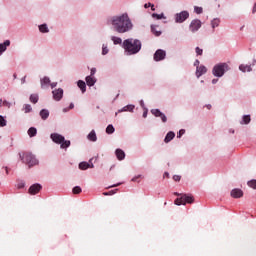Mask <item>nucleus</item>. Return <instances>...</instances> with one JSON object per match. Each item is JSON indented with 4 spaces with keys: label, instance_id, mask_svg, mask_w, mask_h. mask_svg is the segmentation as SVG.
Wrapping results in <instances>:
<instances>
[{
    "label": "nucleus",
    "instance_id": "nucleus-10",
    "mask_svg": "<svg viewBox=\"0 0 256 256\" xmlns=\"http://www.w3.org/2000/svg\"><path fill=\"white\" fill-rule=\"evenodd\" d=\"M167 53L164 50L158 49L154 54V61H163Z\"/></svg>",
    "mask_w": 256,
    "mask_h": 256
},
{
    "label": "nucleus",
    "instance_id": "nucleus-24",
    "mask_svg": "<svg viewBox=\"0 0 256 256\" xmlns=\"http://www.w3.org/2000/svg\"><path fill=\"white\" fill-rule=\"evenodd\" d=\"M40 117L41 119H43L45 121V119H48L49 118V110L47 109H42L40 111Z\"/></svg>",
    "mask_w": 256,
    "mask_h": 256
},
{
    "label": "nucleus",
    "instance_id": "nucleus-34",
    "mask_svg": "<svg viewBox=\"0 0 256 256\" xmlns=\"http://www.w3.org/2000/svg\"><path fill=\"white\" fill-rule=\"evenodd\" d=\"M7 126V120L3 116L0 115V127H6Z\"/></svg>",
    "mask_w": 256,
    "mask_h": 256
},
{
    "label": "nucleus",
    "instance_id": "nucleus-43",
    "mask_svg": "<svg viewBox=\"0 0 256 256\" xmlns=\"http://www.w3.org/2000/svg\"><path fill=\"white\" fill-rule=\"evenodd\" d=\"M183 135H185V129H181L179 131V133L177 134L178 139H181V137H183Z\"/></svg>",
    "mask_w": 256,
    "mask_h": 256
},
{
    "label": "nucleus",
    "instance_id": "nucleus-29",
    "mask_svg": "<svg viewBox=\"0 0 256 256\" xmlns=\"http://www.w3.org/2000/svg\"><path fill=\"white\" fill-rule=\"evenodd\" d=\"M28 135H29V137H35V135H37V128H35V127L29 128Z\"/></svg>",
    "mask_w": 256,
    "mask_h": 256
},
{
    "label": "nucleus",
    "instance_id": "nucleus-46",
    "mask_svg": "<svg viewBox=\"0 0 256 256\" xmlns=\"http://www.w3.org/2000/svg\"><path fill=\"white\" fill-rule=\"evenodd\" d=\"M173 179H174V181H181V176H179V175H174V176H173Z\"/></svg>",
    "mask_w": 256,
    "mask_h": 256
},
{
    "label": "nucleus",
    "instance_id": "nucleus-26",
    "mask_svg": "<svg viewBox=\"0 0 256 256\" xmlns=\"http://www.w3.org/2000/svg\"><path fill=\"white\" fill-rule=\"evenodd\" d=\"M241 125H249L251 123V116L250 115H244L242 118V121L240 122Z\"/></svg>",
    "mask_w": 256,
    "mask_h": 256
},
{
    "label": "nucleus",
    "instance_id": "nucleus-39",
    "mask_svg": "<svg viewBox=\"0 0 256 256\" xmlns=\"http://www.w3.org/2000/svg\"><path fill=\"white\" fill-rule=\"evenodd\" d=\"M72 191L74 195H79V193H81V187L75 186Z\"/></svg>",
    "mask_w": 256,
    "mask_h": 256
},
{
    "label": "nucleus",
    "instance_id": "nucleus-31",
    "mask_svg": "<svg viewBox=\"0 0 256 256\" xmlns=\"http://www.w3.org/2000/svg\"><path fill=\"white\" fill-rule=\"evenodd\" d=\"M151 31L152 33L156 36L159 37L161 35V31L157 30V26H151Z\"/></svg>",
    "mask_w": 256,
    "mask_h": 256
},
{
    "label": "nucleus",
    "instance_id": "nucleus-36",
    "mask_svg": "<svg viewBox=\"0 0 256 256\" xmlns=\"http://www.w3.org/2000/svg\"><path fill=\"white\" fill-rule=\"evenodd\" d=\"M219 23H220L219 19L212 20L211 25L213 29H215V27H219Z\"/></svg>",
    "mask_w": 256,
    "mask_h": 256
},
{
    "label": "nucleus",
    "instance_id": "nucleus-4",
    "mask_svg": "<svg viewBox=\"0 0 256 256\" xmlns=\"http://www.w3.org/2000/svg\"><path fill=\"white\" fill-rule=\"evenodd\" d=\"M227 71H229V64L219 63L213 67L212 73L214 77H223Z\"/></svg>",
    "mask_w": 256,
    "mask_h": 256
},
{
    "label": "nucleus",
    "instance_id": "nucleus-7",
    "mask_svg": "<svg viewBox=\"0 0 256 256\" xmlns=\"http://www.w3.org/2000/svg\"><path fill=\"white\" fill-rule=\"evenodd\" d=\"M187 19H189L188 11H182L175 15V23H185V21H187Z\"/></svg>",
    "mask_w": 256,
    "mask_h": 256
},
{
    "label": "nucleus",
    "instance_id": "nucleus-25",
    "mask_svg": "<svg viewBox=\"0 0 256 256\" xmlns=\"http://www.w3.org/2000/svg\"><path fill=\"white\" fill-rule=\"evenodd\" d=\"M78 87L79 89H81L82 93H85V91H87V84H85V81L79 80Z\"/></svg>",
    "mask_w": 256,
    "mask_h": 256
},
{
    "label": "nucleus",
    "instance_id": "nucleus-60",
    "mask_svg": "<svg viewBox=\"0 0 256 256\" xmlns=\"http://www.w3.org/2000/svg\"><path fill=\"white\" fill-rule=\"evenodd\" d=\"M166 177H169V173H167V172H165V174H164Z\"/></svg>",
    "mask_w": 256,
    "mask_h": 256
},
{
    "label": "nucleus",
    "instance_id": "nucleus-9",
    "mask_svg": "<svg viewBox=\"0 0 256 256\" xmlns=\"http://www.w3.org/2000/svg\"><path fill=\"white\" fill-rule=\"evenodd\" d=\"M151 113L155 117H160L162 123H167V116H165V114L163 112H161V110H159V109H152Z\"/></svg>",
    "mask_w": 256,
    "mask_h": 256
},
{
    "label": "nucleus",
    "instance_id": "nucleus-42",
    "mask_svg": "<svg viewBox=\"0 0 256 256\" xmlns=\"http://www.w3.org/2000/svg\"><path fill=\"white\" fill-rule=\"evenodd\" d=\"M18 189H23L25 187V181L21 180L17 183Z\"/></svg>",
    "mask_w": 256,
    "mask_h": 256
},
{
    "label": "nucleus",
    "instance_id": "nucleus-1",
    "mask_svg": "<svg viewBox=\"0 0 256 256\" xmlns=\"http://www.w3.org/2000/svg\"><path fill=\"white\" fill-rule=\"evenodd\" d=\"M108 25L112 26L116 33H128L133 29V22L127 13L118 16H112L108 19Z\"/></svg>",
    "mask_w": 256,
    "mask_h": 256
},
{
    "label": "nucleus",
    "instance_id": "nucleus-23",
    "mask_svg": "<svg viewBox=\"0 0 256 256\" xmlns=\"http://www.w3.org/2000/svg\"><path fill=\"white\" fill-rule=\"evenodd\" d=\"M175 139V133L174 132H168L164 141L165 143H169V141H173Z\"/></svg>",
    "mask_w": 256,
    "mask_h": 256
},
{
    "label": "nucleus",
    "instance_id": "nucleus-32",
    "mask_svg": "<svg viewBox=\"0 0 256 256\" xmlns=\"http://www.w3.org/2000/svg\"><path fill=\"white\" fill-rule=\"evenodd\" d=\"M106 133L108 135H111V134L115 133V127H113V125H111V124L108 125L107 128H106Z\"/></svg>",
    "mask_w": 256,
    "mask_h": 256
},
{
    "label": "nucleus",
    "instance_id": "nucleus-5",
    "mask_svg": "<svg viewBox=\"0 0 256 256\" xmlns=\"http://www.w3.org/2000/svg\"><path fill=\"white\" fill-rule=\"evenodd\" d=\"M19 155H20L21 161H23V163H26V165H28L29 167H34V165L39 164V160H37L35 156L29 152L19 154Z\"/></svg>",
    "mask_w": 256,
    "mask_h": 256
},
{
    "label": "nucleus",
    "instance_id": "nucleus-38",
    "mask_svg": "<svg viewBox=\"0 0 256 256\" xmlns=\"http://www.w3.org/2000/svg\"><path fill=\"white\" fill-rule=\"evenodd\" d=\"M248 187H251L252 189H256V180L248 181Z\"/></svg>",
    "mask_w": 256,
    "mask_h": 256
},
{
    "label": "nucleus",
    "instance_id": "nucleus-30",
    "mask_svg": "<svg viewBox=\"0 0 256 256\" xmlns=\"http://www.w3.org/2000/svg\"><path fill=\"white\" fill-rule=\"evenodd\" d=\"M39 31L41 33H49V28L46 26V24H42L39 26Z\"/></svg>",
    "mask_w": 256,
    "mask_h": 256
},
{
    "label": "nucleus",
    "instance_id": "nucleus-37",
    "mask_svg": "<svg viewBox=\"0 0 256 256\" xmlns=\"http://www.w3.org/2000/svg\"><path fill=\"white\" fill-rule=\"evenodd\" d=\"M152 17L154 18V19H165V15L164 14H152Z\"/></svg>",
    "mask_w": 256,
    "mask_h": 256
},
{
    "label": "nucleus",
    "instance_id": "nucleus-20",
    "mask_svg": "<svg viewBox=\"0 0 256 256\" xmlns=\"http://www.w3.org/2000/svg\"><path fill=\"white\" fill-rule=\"evenodd\" d=\"M86 83L89 87H93V85H95V83H97V80L93 76H87Z\"/></svg>",
    "mask_w": 256,
    "mask_h": 256
},
{
    "label": "nucleus",
    "instance_id": "nucleus-15",
    "mask_svg": "<svg viewBox=\"0 0 256 256\" xmlns=\"http://www.w3.org/2000/svg\"><path fill=\"white\" fill-rule=\"evenodd\" d=\"M231 197H233L234 199H239L241 197H243V190L241 189H233L231 191Z\"/></svg>",
    "mask_w": 256,
    "mask_h": 256
},
{
    "label": "nucleus",
    "instance_id": "nucleus-48",
    "mask_svg": "<svg viewBox=\"0 0 256 256\" xmlns=\"http://www.w3.org/2000/svg\"><path fill=\"white\" fill-rule=\"evenodd\" d=\"M97 72V70L95 68H92L91 69V75L90 77H93V75H95V73Z\"/></svg>",
    "mask_w": 256,
    "mask_h": 256
},
{
    "label": "nucleus",
    "instance_id": "nucleus-64",
    "mask_svg": "<svg viewBox=\"0 0 256 256\" xmlns=\"http://www.w3.org/2000/svg\"><path fill=\"white\" fill-rule=\"evenodd\" d=\"M6 173H9V169L8 168H6Z\"/></svg>",
    "mask_w": 256,
    "mask_h": 256
},
{
    "label": "nucleus",
    "instance_id": "nucleus-50",
    "mask_svg": "<svg viewBox=\"0 0 256 256\" xmlns=\"http://www.w3.org/2000/svg\"><path fill=\"white\" fill-rule=\"evenodd\" d=\"M140 106L142 107V109H145V102H143V100L140 101Z\"/></svg>",
    "mask_w": 256,
    "mask_h": 256
},
{
    "label": "nucleus",
    "instance_id": "nucleus-62",
    "mask_svg": "<svg viewBox=\"0 0 256 256\" xmlns=\"http://www.w3.org/2000/svg\"><path fill=\"white\" fill-rule=\"evenodd\" d=\"M255 63H256V60H253V63H252V65H255Z\"/></svg>",
    "mask_w": 256,
    "mask_h": 256
},
{
    "label": "nucleus",
    "instance_id": "nucleus-14",
    "mask_svg": "<svg viewBox=\"0 0 256 256\" xmlns=\"http://www.w3.org/2000/svg\"><path fill=\"white\" fill-rule=\"evenodd\" d=\"M92 161V159L90 160V162ZM88 163V162H81L79 164V169H81L82 171H86V169H93V167H95L93 165V163Z\"/></svg>",
    "mask_w": 256,
    "mask_h": 256
},
{
    "label": "nucleus",
    "instance_id": "nucleus-56",
    "mask_svg": "<svg viewBox=\"0 0 256 256\" xmlns=\"http://www.w3.org/2000/svg\"><path fill=\"white\" fill-rule=\"evenodd\" d=\"M217 81H219V79H213L212 80L213 85H215V83H217Z\"/></svg>",
    "mask_w": 256,
    "mask_h": 256
},
{
    "label": "nucleus",
    "instance_id": "nucleus-59",
    "mask_svg": "<svg viewBox=\"0 0 256 256\" xmlns=\"http://www.w3.org/2000/svg\"><path fill=\"white\" fill-rule=\"evenodd\" d=\"M143 117H147V110L143 113Z\"/></svg>",
    "mask_w": 256,
    "mask_h": 256
},
{
    "label": "nucleus",
    "instance_id": "nucleus-51",
    "mask_svg": "<svg viewBox=\"0 0 256 256\" xmlns=\"http://www.w3.org/2000/svg\"><path fill=\"white\" fill-rule=\"evenodd\" d=\"M140 177H141V175H138V176H136V177H134V178H132V181H137L138 179H140Z\"/></svg>",
    "mask_w": 256,
    "mask_h": 256
},
{
    "label": "nucleus",
    "instance_id": "nucleus-21",
    "mask_svg": "<svg viewBox=\"0 0 256 256\" xmlns=\"http://www.w3.org/2000/svg\"><path fill=\"white\" fill-rule=\"evenodd\" d=\"M239 69H240V71H242V73H247V72L249 73V72L253 71V69L251 68V65L242 64L239 66Z\"/></svg>",
    "mask_w": 256,
    "mask_h": 256
},
{
    "label": "nucleus",
    "instance_id": "nucleus-53",
    "mask_svg": "<svg viewBox=\"0 0 256 256\" xmlns=\"http://www.w3.org/2000/svg\"><path fill=\"white\" fill-rule=\"evenodd\" d=\"M252 13H256V2L254 4V6H253Z\"/></svg>",
    "mask_w": 256,
    "mask_h": 256
},
{
    "label": "nucleus",
    "instance_id": "nucleus-47",
    "mask_svg": "<svg viewBox=\"0 0 256 256\" xmlns=\"http://www.w3.org/2000/svg\"><path fill=\"white\" fill-rule=\"evenodd\" d=\"M50 87L51 89H55V87H57V82H53V83L50 82Z\"/></svg>",
    "mask_w": 256,
    "mask_h": 256
},
{
    "label": "nucleus",
    "instance_id": "nucleus-8",
    "mask_svg": "<svg viewBox=\"0 0 256 256\" xmlns=\"http://www.w3.org/2000/svg\"><path fill=\"white\" fill-rule=\"evenodd\" d=\"M189 29L192 33H197L201 29V20L194 19L191 21Z\"/></svg>",
    "mask_w": 256,
    "mask_h": 256
},
{
    "label": "nucleus",
    "instance_id": "nucleus-27",
    "mask_svg": "<svg viewBox=\"0 0 256 256\" xmlns=\"http://www.w3.org/2000/svg\"><path fill=\"white\" fill-rule=\"evenodd\" d=\"M0 107H7V109H10L11 103L7 100L0 99Z\"/></svg>",
    "mask_w": 256,
    "mask_h": 256
},
{
    "label": "nucleus",
    "instance_id": "nucleus-28",
    "mask_svg": "<svg viewBox=\"0 0 256 256\" xmlns=\"http://www.w3.org/2000/svg\"><path fill=\"white\" fill-rule=\"evenodd\" d=\"M111 40L113 41L114 45H121L123 40L120 37L112 36Z\"/></svg>",
    "mask_w": 256,
    "mask_h": 256
},
{
    "label": "nucleus",
    "instance_id": "nucleus-44",
    "mask_svg": "<svg viewBox=\"0 0 256 256\" xmlns=\"http://www.w3.org/2000/svg\"><path fill=\"white\" fill-rule=\"evenodd\" d=\"M115 193H117V189L116 190H111L109 192H104L103 195L107 196V195H115Z\"/></svg>",
    "mask_w": 256,
    "mask_h": 256
},
{
    "label": "nucleus",
    "instance_id": "nucleus-58",
    "mask_svg": "<svg viewBox=\"0 0 256 256\" xmlns=\"http://www.w3.org/2000/svg\"><path fill=\"white\" fill-rule=\"evenodd\" d=\"M150 7H151V10H152V11H155V5L151 4Z\"/></svg>",
    "mask_w": 256,
    "mask_h": 256
},
{
    "label": "nucleus",
    "instance_id": "nucleus-45",
    "mask_svg": "<svg viewBox=\"0 0 256 256\" xmlns=\"http://www.w3.org/2000/svg\"><path fill=\"white\" fill-rule=\"evenodd\" d=\"M196 54L197 55H203V49L196 47Z\"/></svg>",
    "mask_w": 256,
    "mask_h": 256
},
{
    "label": "nucleus",
    "instance_id": "nucleus-61",
    "mask_svg": "<svg viewBox=\"0 0 256 256\" xmlns=\"http://www.w3.org/2000/svg\"><path fill=\"white\" fill-rule=\"evenodd\" d=\"M207 109H211V105H207Z\"/></svg>",
    "mask_w": 256,
    "mask_h": 256
},
{
    "label": "nucleus",
    "instance_id": "nucleus-54",
    "mask_svg": "<svg viewBox=\"0 0 256 256\" xmlns=\"http://www.w3.org/2000/svg\"><path fill=\"white\" fill-rule=\"evenodd\" d=\"M74 107H75V105L73 104V103H71L70 105H69V107H68V109H74Z\"/></svg>",
    "mask_w": 256,
    "mask_h": 256
},
{
    "label": "nucleus",
    "instance_id": "nucleus-57",
    "mask_svg": "<svg viewBox=\"0 0 256 256\" xmlns=\"http://www.w3.org/2000/svg\"><path fill=\"white\" fill-rule=\"evenodd\" d=\"M119 185H121V183L114 184V185H112V186H110V187H119Z\"/></svg>",
    "mask_w": 256,
    "mask_h": 256
},
{
    "label": "nucleus",
    "instance_id": "nucleus-33",
    "mask_svg": "<svg viewBox=\"0 0 256 256\" xmlns=\"http://www.w3.org/2000/svg\"><path fill=\"white\" fill-rule=\"evenodd\" d=\"M30 101H31V103H37V101H39V95H37V94H32V95L30 96Z\"/></svg>",
    "mask_w": 256,
    "mask_h": 256
},
{
    "label": "nucleus",
    "instance_id": "nucleus-2",
    "mask_svg": "<svg viewBox=\"0 0 256 256\" xmlns=\"http://www.w3.org/2000/svg\"><path fill=\"white\" fill-rule=\"evenodd\" d=\"M123 47L127 55H136L141 51V41L138 39L129 38L124 40Z\"/></svg>",
    "mask_w": 256,
    "mask_h": 256
},
{
    "label": "nucleus",
    "instance_id": "nucleus-18",
    "mask_svg": "<svg viewBox=\"0 0 256 256\" xmlns=\"http://www.w3.org/2000/svg\"><path fill=\"white\" fill-rule=\"evenodd\" d=\"M135 109V105L129 104L127 106H124L122 109L118 110V113H123L126 111H129L130 113H133V110Z\"/></svg>",
    "mask_w": 256,
    "mask_h": 256
},
{
    "label": "nucleus",
    "instance_id": "nucleus-3",
    "mask_svg": "<svg viewBox=\"0 0 256 256\" xmlns=\"http://www.w3.org/2000/svg\"><path fill=\"white\" fill-rule=\"evenodd\" d=\"M50 139L54 143H57V145H60L61 149H67L68 147H71V141L65 140V137L58 133H52L50 135Z\"/></svg>",
    "mask_w": 256,
    "mask_h": 256
},
{
    "label": "nucleus",
    "instance_id": "nucleus-40",
    "mask_svg": "<svg viewBox=\"0 0 256 256\" xmlns=\"http://www.w3.org/2000/svg\"><path fill=\"white\" fill-rule=\"evenodd\" d=\"M194 11H195V13H197V15H201V13H203V8H201L199 6H195Z\"/></svg>",
    "mask_w": 256,
    "mask_h": 256
},
{
    "label": "nucleus",
    "instance_id": "nucleus-17",
    "mask_svg": "<svg viewBox=\"0 0 256 256\" xmlns=\"http://www.w3.org/2000/svg\"><path fill=\"white\" fill-rule=\"evenodd\" d=\"M9 45H11V41L9 40H5L4 43L0 44V56L7 51V47H9Z\"/></svg>",
    "mask_w": 256,
    "mask_h": 256
},
{
    "label": "nucleus",
    "instance_id": "nucleus-13",
    "mask_svg": "<svg viewBox=\"0 0 256 256\" xmlns=\"http://www.w3.org/2000/svg\"><path fill=\"white\" fill-rule=\"evenodd\" d=\"M207 73V67L204 65L197 66L196 68V77L199 79L202 75H205Z\"/></svg>",
    "mask_w": 256,
    "mask_h": 256
},
{
    "label": "nucleus",
    "instance_id": "nucleus-19",
    "mask_svg": "<svg viewBox=\"0 0 256 256\" xmlns=\"http://www.w3.org/2000/svg\"><path fill=\"white\" fill-rule=\"evenodd\" d=\"M115 153H116V157L119 161H123V159H125V152L123 150L116 149Z\"/></svg>",
    "mask_w": 256,
    "mask_h": 256
},
{
    "label": "nucleus",
    "instance_id": "nucleus-12",
    "mask_svg": "<svg viewBox=\"0 0 256 256\" xmlns=\"http://www.w3.org/2000/svg\"><path fill=\"white\" fill-rule=\"evenodd\" d=\"M41 189H43L41 184H33L32 186H30L28 191H29L30 195H37V193H39V191H41Z\"/></svg>",
    "mask_w": 256,
    "mask_h": 256
},
{
    "label": "nucleus",
    "instance_id": "nucleus-55",
    "mask_svg": "<svg viewBox=\"0 0 256 256\" xmlns=\"http://www.w3.org/2000/svg\"><path fill=\"white\" fill-rule=\"evenodd\" d=\"M68 111H71L69 108H64L63 113H67Z\"/></svg>",
    "mask_w": 256,
    "mask_h": 256
},
{
    "label": "nucleus",
    "instance_id": "nucleus-49",
    "mask_svg": "<svg viewBox=\"0 0 256 256\" xmlns=\"http://www.w3.org/2000/svg\"><path fill=\"white\" fill-rule=\"evenodd\" d=\"M199 63H200L199 60H195V62H194V67H196V69H197V67H200V66H199Z\"/></svg>",
    "mask_w": 256,
    "mask_h": 256
},
{
    "label": "nucleus",
    "instance_id": "nucleus-41",
    "mask_svg": "<svg viewBox=\"0 0 256 256\" xmlns=\"http://www.w3.org/2000/svg\"><path fill=\"white\" fill-rule=\"evenodd\" d=\"M109 53V48L105 44L102 45V55H107Z\"/></svg>",
    "mask_w": 256,
    "mask_h": 256
},
{
    "label": "nucleus",
    "instance_id": "nucleus-16",
    "mask_svg": "<svg viewBox=\"0 0 256 256\" xmlns=\"http://www.w3.org/2000/svg\"><path fill=\"white\" fill-rule=\"evenodd\" d=\"M42 89H47L49 85H51V79L49 77L45 76L43 79L40 80Z\"/></svg>",
    "mask_w": 256,
    "mask_h": 256
},
{
    "label": "nucleus",
    "instance_id": "nucleus-11",
    "mask_svg": "<svg viewBox=\"0 0 256 256\" xmlns=\"http://www.w3.org/2000/svg\"><path fill=\"white\" fill-rule=\"evenodd\" d=\"M54 101H61L63 99V89L58 88L52 91Z\"/></svg>",
    "mask_w": 256,
    "mask_h": 256
},
{
    "label": "nucleus",
    "instance_id": "nucleus-52",
    "mask_svg": "<svg viewBox=\"0 0 256 256\" xmlns=\"http://www.w3.org/2000/svg\"><path fill=\"white\" fill-rule=\"evenodd\" d=\"M151 5H152L151 3H148V4H145L144 7H145V9H149V7H151Z\"/></svg>",
    "mask_w": 256,
    "mask_h": 256
},
{
    "label": "nucleus",
    "instance_id": "nucleus-35",
    "mask_svg": "<svg viewBox=\"0 0 256 256\" xmlns=\"http://www.w3.org/2000/svg\"><path fill=\"white\" fill-rule=\"evenodd\" d=\"M24 111H25V113H31V111H33V108L31 107V105L25 104Z\"/></svg>",
    "mask_w": 256,
    "mask_h": 256
},
{
    "label": "nucleus",
    "instance_id": "nucleus-22",
    "mask_svg": "<svg viewBox=\"0 0 256 256\" xmlns=\"http://www.w3.org/2000/svg\"><path fill=\"white\" fill-rule=\"evenodd\" d=\"M87 139H88L89 141H92V142L97 141V134L95 133V130H92V131L88 134Z\"/></svg>",
    "mask_w": 256,
    "mask_h": 256
},
{
    "label": "nucleus",
    "instance_id": "nucleus-6",
    "mask_svg": "<svg viewBox=\"0 0 256 256\" xmlns=\"http://www.w3.org/2000/svg\"><path fill=\"white\" fill-rule=\"evenodd\" d=\"M187 203H193V196L183 194L175 200V205H187Z\"/></svg>",
    "mask_w": 256,
    "mask_h": 256
},
{
    "label": "nucleus",
    "instance_id": "nucleus-63",
    "mask_svg": "<svg viewBox=\"0 0 256 256\" xmlns=\"http://www.w3.org/2000/svg\"><path fill=\"white\" fill-rule=\"evenodd\" d=\"M22 83H25V77L22 79Z\"/></svg>",
    "mask_w": 256,
    "mask_h": 256
}]
</instances>
